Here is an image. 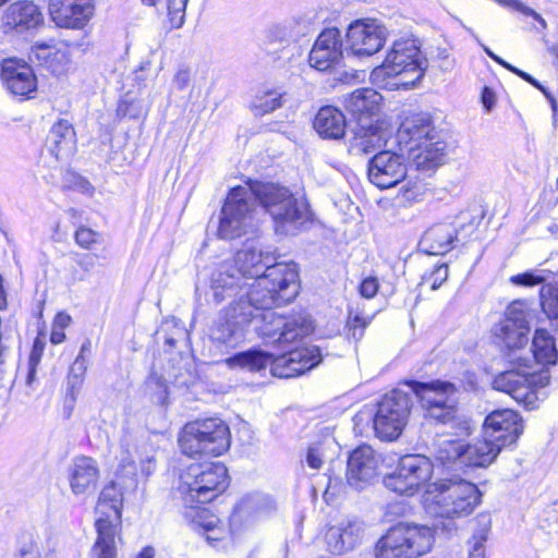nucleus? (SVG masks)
<instances>
[{
	"mask_svg": "<svg viewBox=\"0 0 558 558\" xmlns=\"http://www.w3.org/2000/svg\"><path fill=\"white\" fill-rule=\"evenodd\" d=\"M299 287L295 263L277 262L272 254L255 247L240 250L232 263L221 264L210 278L216 303L227 296H244L258 307L290 303Z\"/></svg>",
	"mask_w": 558,
	"mask_h": 558,
	"instance_id": "obj_1",
	"label": "nucleus"
},
{
	"mask_svg": "<svg viewBox=\"0 0 558 558\" xmlns=\"http://www.w3.org/2000/svg\"><path fill=\"white\" fill-rule=\"evenodd\" d=\"M264 209L272 219L277 234L295 235L307 220V205L287 187L262 182H248L232 187L222 205L218 235L225 240L253 232Z\"/></svg>",
	"mask_w": 558,
	"mask_h": 558,
	"instance_id": "obj_2",
	"label": "nucleus"
},
{
	"mask_svg": "<svg viewBox=\"0 0 558 558\" xmlns=\"http://www.w3.org/2000/svg\"><path fill=\"white\" fill-rule=\"evenodd\" d=\"M427 60L415 40L395 41L380 66L373 70L371 78L380 88L395 90L414 86L424 75Z\"/></svg>",
	"mask_w": 558,
	"mask_h": 558,
	"instance_id": "obj_3",
	"label": "nucleus"
},
{
	"mask_svg": "<svg viewBox=\"0 0 558 558\" xmlns=\"http://www.w3.org/2000/svg\"><path fill=\"white\" fill-rule=\"evenodd\" d=\"M320 362L322 353L316 345L290 349L276 357L263 351H246L227 360L232 367L240 366L250 371H260L270 365L271 374L280 378H291L304 374Z\"/></svg>",
	"mask_w": 558,
	"mask_h": 558,
	"instance_id": "obj_4",
	"label": "nucleus"
},
{
	"mask_svg": "<svg viewBox=\"0 0 558 558\" xmlns=\"http://www.w3.org/2000/svg\"><path fill=\"white\" fill-rule=\"evenodd\" d=\"M481 501L476 485L464 480H446L429 484L423 504L434 517L460 518L469 515Z\"/></svg>",
	"mask_w": 558,
	"mask_h": 558,
	"instance_id": "obj_5",
	"label": "nucleus"
},
{
	"mask_svg": "<svg viewBox=\"0 0 558 558\" xmlns=\"http://www.w3.org/2000/svg\"><path fill=\"white\" fill-rule=\"evenodd\" d=\"M228 486V470L220 462L192 463L180 476L178 492L185 507L210 502Z\"/></svg>",
	"mask_w": 558,
	"mask_h": 558,
	"instance_id": "obj_6",
	"label": "nucleus"
},
{
	"mask_svg": "<svg viewBox=\"0 0 558 558\" xmlns=\"http://www.w3.org/2000/svg\"><path fill=\"white\" fill-rule=\"evenodd\" d=\"M434 530L427 525L400 522L391 526L376 543L375 558H418L434 544Z\"/></svg>",
	"mask_w": 558,
	"mask_h": 558,
	"instance_id": "obj_7",
	"label": "nucleus"
},
{
	"mask_svg": "<svg viewBox=\"0 0 558 558\" xmlns=\"http://www.w3.org/2000/svg\"><path fill=\"white\" fill-rule=\"evenodd\" d=\"M179 445L182 452L191 458L197 456L219 457L230 448V428L219 417L195 420L183 426Z\"/></svg>",
	"mask_w": 558,
	"mask_h": 558,
	"instance_id": "obj_8",
	"label": "nucleus"
},
{
	"mask_svg": "<svg viewBox=\"0 0 558 558\" xmlns=\"http://www.w3.org/2000/svg\"><path fill=\"white\" fill-rule=\"evenodd\" d=\"M123 496L116 483L106 485L100 492L96 512L97 539L92 548L93 558H116L117 535L121 523Z\"/></svg>",
	"mask_w": 558,
	"mask_h": 558,
	"instance_id": "obj_9",
	"label": "nucleus"
},
{
	"mask_svg": "<svg viewBox=\"0 0 558 558\" xmlns=\"http://www.w3.org/2000/svg\"><path fill=\"white\" fill-rule=\"evenodd\" d=\"M415 395L425 415L429 418L447 424L452 422L458 413V401L456 398V386L450 381L432 380L422 383L411 380L405 383Z\"/></svg>",
	"mask_w": 558,
	"mask_h": 558,
	"instance_id": "obj_10",
	"label": "nucleus"
},
{
	"mask_svg": "<svg viewBox=\"0 0 558 558\" xmlns=\"http://www.w3.org/2000/svg\"><path fill=\"white\" fill-rule=\"evenodd\" d=\"M413 405L411 390L396 388L377 404L373 418L374 430L381 440H396L405 427Z\"/></svg>",
	"mask_w": 558,
	"mask_h": 558,
	"instance_id": "obj_11",
	"label": "nucleus"
},
{
	"mask_svg": "<svg viewBox=\"0 0 558 558\" xmlns=\"http://www.w3.org/2000/svg\"><path fill=\"white\" fill-rule=\"evenodd\" d=\"M236 300L214 322L209 337L213 342L226 348H234L244 338V329L252 322L254 312L259 307L244 296Z\"/></svg>",
	"mask_w": 558,
	"mask_h": 558,
	"instance_id": "obj_12",
	"label": "nucleus"
},
{
	"mask_svg": "<svg viewBox=\"0 0 558 558\" xmlns=\"http://www.w3.org/2000/svg\"><path fill=\"white\" fill-rule=\"evenodd\" d=\"M433 474L430 460L420 454H408L400 459L393 473L385 477V486L400 495H414Z\"/></svg>",
	"mask_w": 558,
	"mask_h": 558,
	"instance_id": "obj_13",
	"label": "nucleus"
},
{
	"mask_svg": "<svg viewBox=\"0 0 558 558\" xmlns=\"http://www.w3.org/2000/svg\"><path fill=\"white\" fill-rule=\"evenodd\" d=\"M529 307L524 301H513L505 312V317L494 328V338L498 345L511 351L529 342Z\"/></svg>",
	"mask_w": 558,
	"mask_h": 558,
	"instance_id": "obj_14",
	"label": "nucleus"
},
{
	"mask_svg": "<svg viewBox=\"0 0 558 558\" xmlns=\"http://www.w3.org/2000/svg\"><path fill=\"white\" fill-rule=\"evenodd\" d=\"M387 39V29L376 20H357L347 31V52L357 57L376 53Z\"/></svg>",
	"mask_w": 558,
	"mask_h": 558,
	"instance_id": "obj_15",
	"label": "nucleus"
},
{
	"mask_svg": "<svg viewBox=\"0 0 558 558\" xmlns=\"http://www.w3.org/2000/svg\"><path fill=\"white\" fill-rule=\"evenodd\" d=\"M542 378L536 374H525L519 371L502 372L493 380V388L511 396L526 409H534L538 401L537 385Z\"/></svg>",
	"mask_w": 558,
	"mask_h": 558,
	"instance_id": "obj_16",
	"label": "nucleus"
},
{
	"mask_svg": "<svg viewBox=\"0 0 558 558\" xmlns=\"http://www.w3.org/2000/svg\"><path fill=\"white\" fill-rule=\"evenodd\" d=\"M408 167L403 154L390 150L376 153L368 161L369 181L379 189H389L400 183L407 175Z\"/></svg>",
	"mask_w": 558,
	"mask_h": 558,
	"instance_id": "obj_17",
	"label": "nucleus"
},
{
	"mask_svg": "<svg viewBox=\"0 0 558 558\" xmlns=\"http://www.w3.org/2000/svg\"><path fill=\"white\" fill-rule=\"evenodd\" d=\"M522 430V420L510 409L492 412L483 424V435L500 449L514 444Z\"/></svg>",
	"mask_w": 558,
	"mask_h": 558,
	"instance_id": "obj_18",
	"label": "nucleus"
},
{
	"mask_svg": "<svg viewBox=\"0 0 558 558\" xmlns=\"http://www.w3.org/2000/svg\"><path fill=\"white\" fill-rule=\"evenodd\" d=\"M379 456L372 447L363 445L355 448L348 458V484L361 490L369 485L378 474Z\"/></svg>",
	"mask_w": 558,
	"mask_h": 558,
	"instance_id": "obj_19",
	"label": "nucleus"
},
{
	"mask_svg": "<svg viewBox=\"0 0 558 558\" xmlns=\"http://www.w3.org/2000/svg\"><path fill=\"white\" fill-rule=\"evenodd\" d=\"M343 58L342 38L337 28H327L316 38L308 54L311 66L318 71L336 69Z\"/></svg>",
	"mask_w": 558,
	"mask_h": 558,
	"instance_id": "obj_20",
	"label": "nucleus"
},
{
	"mask_svg": "<svg viewBox=\"0 0 558 558\" xmlns=\"http://www.w3.org/2000/svg\"><path fill=\"white\" fill-rule=\"evenodd\" d=\"M49 12L59 27L82 28L94 12L92 0H50Z\"/></svg>",
	"mask_w": 558,
	"mask_h": 558,
	"instance_id": "obj_21",
	"label": "nucleus"
},
{
	"mask_svg": "<svg viewBox=\"0 0 558 558\" xmlns=\"http://www.w3.org/2000/svg\"><path fill=\"white\" fill-rule=\"evenodd\" d=\"M2 22L5 32L14 31L22 34L39 27L44 22V15L33 1H15L5 9Z\"/></svg>",
	"mask_w": 558,
	"mask_h": 558,
	"instance_id": "obj_22",
	"label": "nucleus"
},
{
	"mask_svg": "<svg viewBox=\"0 0 558 558\" xmlns=\"http://www.w3.org/2000/svg\"><path fill=\"white\" fill-rule=\"evenodd\" d=\"M365 533L364 523L355 518L347 519L336 526L328 529L326 544L330 553L342 555L354 549Z\"/></svg>",
	"mask_w": 558,
	"mask_h": 558,
	"instance_id": "obj_23",
	"label": "nucleus"
},
{
	"mask_svg": "<svg viewBox=\"0 0 558 558\" xmlns=\"http://www.w3.org/2000/svg\"><path fill=\"white\" fill-rule=\"evenodd\" d=\"M1 78L7 89L15 96L31 98L37 88L33 69L26 63L14 60L4 61Z\"/></svg>",
	"mask_w": 558,
	"mask_h": 558,
	"instance_id": "obj_24",
	"label": "nucleus"
},
{
	"mask_svg": "<svg viewBox=\"0 0 558 558\" xmlns=\"http://www.w3.org/2000/svg\"><path fill=\"white\" fill-rule=\"evenodd\" d=\"M386 145L385 132L374 121L357 122L348 143L350 155L361 157L381 149Z\"/></svg>",
	"mask_w": 558,
	"mask_h": 558,
	"instance_id": "obj_25",
	"label": "nucleus"
},
{
	"mask_svg": "<svg viewBox=\"0 0 558 558\" xmlns=\"http://www.w3.org/2000/svg\"><path fill=\"white\" fill-rule=\"evenodd\" d=\"M100 472L97 462L85 456L75 457L69 468V483L76 496L90 494L98 482Z\"/></svg>",
	"mask_w": 558,
	"mask_h": 558,
	"instance_id": "obj_26",
	"label": "nucleus"
},
{
	"mask_svg": "<svg viewBox=\"0 0 558 558\" xmlns=\"http://www.w3.org/2000/svg\"><path fill=\"white\" fill-rule=\"evenodd\" d=\"M46 146L59 161H65L76 151V134L72 123L66 119L58 120L50 129Z\"/></svg>",
	"mask_w": 558,
	"mask_h": 558,
	"instance_id": "obj_27",
	"label": "nucleus"
},
{
	"mask_svg": "<svg viewBox=\"0 0 558 558\" xmlns=\"http://www.w3.org/2000/svg\"><path fill=\"white\" fill-rule=\"evenodd\" d=\"M434 134H436V131L432 125L430 116L425 112H418L404 119L397 131L396 137L399 145L404 146L409 151L411 146L421 144Z\"/></svg>",
	"mask_w": 558,
	"mask_h": 558,
	"instance_id": "obj_28",
	"label": "nucleus"
},
{
	"mask_svg": "<svg viewBox=\"0 0 558 558\" xmlns=\"http://www.w3.org/2000/svg\"><path fill=\"white\" fill-rule=\"evenodd\" d=\"M383 97L372 88H359L352 92L344 100V106L357 120L374 121L373 117L378 112Z\"/></svg>",
	"mask_w": 558,
	"mask_h": 558,
	"instance_id": "obj_29",
	"label": "nucleus"
},
{
	"mask_svg": "<svg viewBox=\"0 0 558 558\" xmlns=\"http://www.w3.org/2000/svg\"><path fill=\"white\" fill-rule=\"evenodd\" d=\"M435 134L421 144L409 148V158L417 170H433L437 168L445 157L446 143L434 141Z\"/></svg>",
	"mask_w": 558,
	"mask_h": 558,
	"instance_id": "obj_30",
	"label": "nucleus"
},
{
	"mask_svg": "<svg viewBox=\"0 0 558 558\" xmlns=\"http://www.w3.org/2000/svg\"><path fill=\"white\" fill-rule=\"evenodd\" d=\"M458 230L451 223H438L429 228L421 239L420 245L429 255L445 254L458 241Z\"/></svg>",
	"mask_w": 558,
	"mask_h": 558,
	"instance_id": "obj_31",
	"label": "nucleus"
},
{
	"mask_svg": "<svg viewBox=\"0 0 558 558\" xmlns=\"http://www.w3.org/2000/svg\"><path fill=\"white\" fill-rule=\"evenodd\" d=\"M313 126L319 136L329 140L342 138L347 120L341 110L332 106H325L315 116Z\"/></svg>",
	"mask_w": 558,
	"mask_h": 558,
	"instance_id": "obj_32",
	"label": "nucleus"
},
{
	"mask_svg": "<svg viewBox=\"0 0 558 558\" xmlns=\"http://www.w3.org/2000/svg\"><path fill=\"white\" fill-rule=\"evenodd\" d=\"M501 449L495 442L486 439H477L472 444H464L463 465L485 468L489 465L499 454Z\"/></svg>",
	"mask_w": 558,
	"mask_h": 558,
	"instance_id": "obj_33",
	"label": "nucleus"
},
{
	"mask_svg": "<svg viewBox=\"0 0 558 558\" xmlns=\"http://www.w3.org/2000/svg\"><path fill=\"white\" fill-rule=\"evenodd\" d=\"M314 330L313 322L307 316H293L286 318L284 327L280 329L275 338V344L287 347L302 340Z\"/></svg>",
	"mask_w": 558,
	"mask_h": 558,
	"instance_id": "obj_34",
	"label": "nucleus"
},
{
	"mask_svg": "<svg viewBox=\"0 0 558 558\" xmlns=\"http://www.w3.org/2000/svg\"><path fill=\"white\" fill-rule=\"evenodd\" d=\"M274 306L279 305L274 304L268 307L258 308L254 312L252 320H257L259 323L256 326L258 335L266 341L275 344V338L278 337L280 329L284 327V320L287 317L274 312Z\"/></svg>",
	"mask_w": 558,
	"mask_h": 558,
	"instance_id": "obj_35",
	"label": "nucleus"
},
{
	"mask_svg": "<svg viewBox=\"0 0 558 558\" xmlns=\"http://www.w3.org/2000/svg\"><path fill=\"white\" fill-rule=\"evenodd\" d=\"M532 351L535 360L543 365H553L558 357V351L554 337L544 328L535 330Z\"/></svg>",
	"mask_w": 558,
	"mask_h": 558,
	"instance_id": "obj_36",
	"label": "nucleus"
},
{
	"mask_svg": "<svg viewBox=\"0 0 558 558\" xmlns=\"http://www.w3.org/2000/svg\"><path fill=\"white\" fill-rule=\"evenodd\" d=\"M436 458L444 465L459 463L463 465L464 444L456 439L439 438L436 442Z\"/></svg>",
	"mask_w": 558,
	"mask_h": 558,
	"instance_id": "obj_37",
	"label": "nucleus"
},
{
	"mask_svg": "<svg viewBox=\"0 0 558 558\" xmlns=\"http://www.w3.org/2000/svg\"><path fill=\"white\" fill-rule=\"evenodd\" d=\"M478 527L474 531L470 539V554L469 558H485L484 543L487 539V534L490 530V519L488 515L481 514L477 517Z\"/></svg>",
	"mask_w": 558,
	"mask_h": 558,
	"instance_id": "obj_38",
	"label": "nucleus"
},
{
	"mask_svg": "<svg viewBox=\"0 0 558 558\" xmlns=\"http://www.w3.org/2000/svg\"><path fill=\"white\" fill-rule=\"evenodd\" d=\"M541 305L548 319L558 327V287L549 283L542 286Z\"/></svg>",
	"mask_w": 558,
	"mask_h": 558,
	"instance_id": "obj_39",
	"label": "nucleus"
},
{
	"mask_svg": "<svg viewBox=\"0 0 558 558\" xmlns=\"http://www.w3.org/2000/svg\"><path fill=\"white\" fill-rule=\"evenodd\" d=\"M282 95L277 90H268L257 96L253 102L255 116H264L281 107Z\"/></svg>",
	"mask_w": 558,
	"mask_h": 558,
	"instance_id": "obj_40",
	"label": "nucleus"
},
{
	"mask_svg": "<svg viewBox=\"0 0 558 558\" xmlns=\"http://www.w3.org/2000/svg\"><path fill=\"white\" fill-rule=\"evenodd\" d=\"M287 21L291 26V34L294 41L312 32L315 23L314 17L308 14L295 15L291 19H288Z\"/></svg>",
	"mask_w": 558,
	"mask_h": 558,
	"instance_id": "obj_41",
	"label": "nucleus"
},
{
	"mask_svg": "<svg viewBox=\"0 0 558 558\" xmlns=\"http://www.w3.org/2000/svg\"><path fill=\"white\" fill-rule=\"evenodd\" d=\"M92 352V342L90 340H86L81 345L80 352L70 366L69 374L73 376H78L85 379V374L87 371L88 359Z\"/></svg>",
	"mask_w": 558,
	"mask_h": 558,
	"instance_id": "obj_42",
	"label": "nucleus"
},
{
	"mask_svg": "<svg viewBox=\"0 0 558 558\" xmlns=\"http://www.w3.org/2000/svg\"><path fill=\"white\" fill-rule=\"evenodd\" d=\"M20 558H40L39 548L35 535L25 532L19 539Z\"/></svg>",
	"mask_w": 558,
	"mask_h": 558,
	"instance_id": "obj_43",
	"label": "nucleus"
},
{
	"mask_svg": "<svg viewBox=\"0 0 558 558\" xmlns=\"http://www.w3.org/2000/svg\"><path fill=\"white\" fill-rule=\"evenodd\" d=\"M267 38L270 41L280 44H289L294 41L291 34V26L288 24L287 20L282 23L269 27L267 31Z\"/></svg>",
	"mask_w": 558,
	"mask_h": 558,
	"instance_id": "obj_44",
	"label": "nucleus"
},
{
	"mask_svg": "<svg viewBox=\"0 0 558 558\" xmlns=\"http://www.w3.org/2000/svg\"><path fill=\"white\" fill-rule=\"evenodd\" d=\"M100 234L90 228L81 226L74 234L75 243L84 250H90L93 244L97 243Z\"/></svg>",
	"mask_w": 558,
	"mask_h": 558,
	"instance_id": "obj_45",
	"label": "nucleus"
},
{
	"mask_svg": "<svg viewBox=\"0 0 558 558\" xmlns=\"http://www.w3.org/2000/svg\"><path fill=\"white\" fill-rule=\"evenodd\" d=\"M187 2L189 0H168V14L175 27H181L184 22Z\"/></svg>",
	"mask_w": 558,
	"mask_h": 558,
	"instance_id": "obj_46",
	"label": "nucleus"
},
{
	"mask_svg": "<svg viewBox=\"0 0 558 558\" xmlns=\"http://www.w3.org/2000/svg\"><path fill=\"white\" fill-rule=\"evenodd\" d=\"M496 1L508 9L521 12L522 14L527 15V16H532L534 20H536L537 22L541 23L543 28H546L547 25H546L545 20L533 9L523 4V2H521L520 0H496Z\"/></svg>",
	"mask_w": 558,
	"mask_h": 558,
	"instance_id": "obj_47",
	"label": "nucleus"
},
{
	"mask_svg": "<svg viewBox=\"0 0 558 558\" xmlns=\"http://www.w3.org/2000/svg\"><path fill=\"white\" fill-rule=\"evenodd\" d=\"M448 278V265L440 264L436 266L430 272L423 276L426 283H430L433 290L438 289Z\"/></svg>",
	"mask_w": 558,
	"mask_h": 558,
	"instance_id": "obj_48",
	"label": "nucleus"
},
{
	"mask_svg": "<svg viewBox=\"0 0 558 558\" xmlns=\"http://www.w3.org/2000/svg\"><path fill=\"white\" fill-rule=\"evenodd\" d=\"M368 323L369 320L366 317L360 314L352 315V313L350 312L347 326L349 328V331L351 332V337L354 339L362 338L364 329L368 325Z\"/></svg>",
	"mask_w": 558,
	"mask_h": 558,
	"instance_id": "obj_49",
	"label": "nucleus"
},
{
	"mask_svg": "<svg viewBox=\"0 0 558 558\" xmlns=\"http://www.w3.org/2000/svg\"><path fill=\"white\" fill-rule=\"evenodd\" d=\"M510 282L515 286L534 287L544 282V277L533 271H526L510 277Z\"/></svg>",
	"mask_w": 558,
	"mask_h": 558,
	"instance_id": "obj_50",
	"label": "nucleus"
},
{
	"mask_svg": "<svg viewBox=\"0 0 558 558\" xmlns=\"http://www.w3.org/2000/svg\"><path fill=\"white\" fill-rule=\"evenodd\" d=\"M117 110L119 114L134 119L137 118L142 112V108L138 105V102L134 99L129 98L128 96H125L119 102Z\"/></svg>",
	"mask_w": 558,
	"mask_h": 558,
	"instance_id": "obj_51",
	"label": "nucleus"
},
{
	"mask_svg": "<svg viewBox=\"0 0 558 558\" xmlns=\"http://www.w3.org/2000/svg\"><path fill=\"white\" fill-rule=\"evenodd\" d=\"M306 462L310 468L319 470L324 462V453L322 444H313L308 447L306 453Z\"/></svg>",
	"mask_w": 558,
	"mask_h": 558,
	"instance_id": "obj_52",
	"label": "nucleus"
},
{
	"mask_svg": "<svg viewBox=\"0 0 558 558\" xmlns=\"http://www.w3.org/2000/svg\"><path fill=\"white\" fill-rule=\"evenodd\" d=\"M379 290V282L376 277L369 276L362 280L359 286L360 294L365 299L374 298Z\"/></svg>",
	"mask_w": 558,
	"mask_h": 558,
	"instance_id": "obj_53",
	"label": "nucleus"
},
{
	"mask_svg": "<svg viewBox=\"0 0 558 558\" xmlns=\"http://www.w3.org/2000/svg\"><path fill=\"white\" fill-rule=\"evenodd\" d=\"M120 464L123 469L130 468L128 472L131 474L136 470L135 460L130 451V441L126 437L121 440Z\"/></svg>",
	"mask_w": 558,
	"mask_h": 558,
	"instance_id": "obj_54",
	"label": "nucleus"
},
{
	"mask_svg": "<svg viewBox=\"0 0 558 558\" xmlns=\"http://www.w3.org/2000/svg\"><path fill=\"white\" fill-rule=\"evenodd\" d=\"M84 378L78 376H73L68 373L66 378V399H70L71 402H75L76 397L83 386Z\"/></svg>",
	"mask_w": 558,
	"mask_h": 558,
	"instance_id": "obj_55",
	"label": "nucleus"
},
{
	"mask_svg": "<svg viewBox=\"0 0 558 558\" xmlns=\"http://www.w3.org/2000/svg\"><path fill=\"white\" fill-rule=\"evenodd\" d=\"M191 81V72L189 69H180L173 76V86L179 90L185 89Z\"/></svg>",
	"mask_w": 558,
	"mask_h": 558,
	"instance_id": "obj_56",
	"label": "nucleus"
},
{
	"mask_svg": "<svg viewBox=\"0 0 558 558\" xmlns=\"http://www.w3.org/2000/svg\"><path fill=\"white\" fill-rule=\"evenodd\" d=\"M147 386L148 387L156 386L157 388H159L160 392H159V395L157 397V400L160 403H165V401L167 399L168 390H167V386H166V383H165L163 378L158 377L156 375H151L149 377V379L147 380Z\"/></svg>",
	"mask_w": 558,
	"mask_h": 558,
	"instance_id": "obj_57",
	"label": "nucleus"
},
{
	"mask_svg": "<svg viewBox=\"0 0 558 558\" xmlns=\"http://www.w3.org/2000/svg\"><path fill=\"white\" fill-rule=\"evenodd\" d=\"M481 99L486 111H490L495 105V96L490 88L484 87Z\"/></svg>",
	"mask_w": 558,
	"mask_h": 558,
	"instance_id": "obj_58",
	"label": "nucleus"
},
{
	"mask_svg": "<svg viewBox=\"0 0 558 558\" xmlns=\"http://www.w3.org/2000/svg\"><path fill=\"white\" fill-rule=\"evenodd\" d=\"M527 83L531 84L532 86L536 87L538 90H541L545 95V97L550 101L553 110L554 111L557 110L556 99L553 97V95L548 92V89L545 86H543L534 77H533V81H527Z\"/></svg>",
	"mask_w": 558,
	"mask_h": 558,
	"instance_id": "obj_59",
	"label": "nucleus"
},
{
	"mask_svg": "<svg viewBox=\"0 0 558 558\" xmlns=\"http://www.w3.org/2000/svg\"><path fill=\"white\" fill-rule=\"evenodd\" d=\"M71 316L66 313H58L53 319L52 327L64 330L71 324Z\"/></svg>",
	"mask_w": 558,
	"mask_h": 558,
	"instance_id": "obj_60",
	"label": "nucleus"
},
{
	"mask_svg": "<svg viewBox=\"0 0 558 558\" xmlns=\"http://www.w3.org/2000/svg\"><path fill=\"white\" fill-rule=\"evenodd\" d=\"M140 465H141L142 474L145 476H148L149 474H151V472L155 468V460L153 457H147L145 460L141 459Z\"/></svg>",
	"mask_w": 558,
	"mask_h": 558,
	"instance_id": "obj_61",
	"label": "nucleus"
},
{
	"mask_svg": "<svg viewBox=\"0 0 558 558\" xmlns=\"http://www.w3.org/2000/svg\"><path fill=\"white\" fill-rule=\"evenodd\" d=\"M65 340V333L62 329H57L56 327H52L51 335H50V341L53 344H60Z\"/></svg>",
	"mask_w": 558,
	"mask_h": 558,
	"instance_id": "obj_62",
	"label": "nucleus"
},
{
	"mask_svg": "<svg viewBox=\"0 0 558 558\" xmlns=\"http://www.w3.org/2000/svg\"><path fill=\"white\" fill-rule=\"evenodd\" d=\"M77 264L84 271H89L94 268L95 260L89 255H83V257L77 260Z\"/></svg>",
	"mask_w": 558,
	"mask_h": 558,
	"instance_id": "obj_63",
	"label": "nucleus"
},
{
	"mask_svg": "<svg viewBox=\"0 0 558 558\" xmlns=\"http://www.w3.org/2000/svg\"><path fill=\"white\" fill-rule=\"evenodd\" d=\"M507 70L514 73L515 75H518L519 77H521L522 80H524L525 82L527 81H533V76H531L529 73L513 66L512 64H507Z\"/></svg>",
	"mask_w": 558,
	"mask_h": 558,
	"instance_id": "obj_64",
	"label": "nucleus"
}]
</instances>
